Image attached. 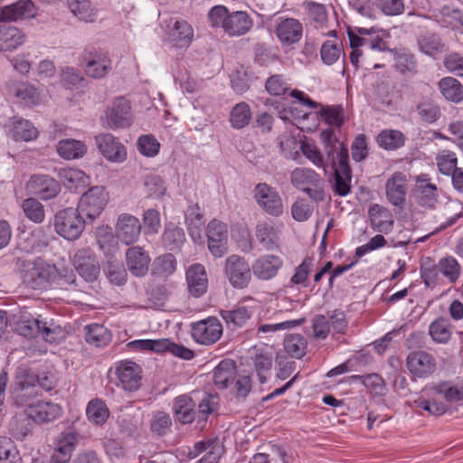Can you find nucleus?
<instances>
[{"label": "nucleus", "instance_id": "f257e3e1", "mask_svg": "<svg viewBox=\"0 0 463 463\" xmlns=\"http://www.w3.org/2000/svg\"><path fill=\"white\" fill-rule=\"evenodd\" d=\"M320 138L324 151L331 161V170L335 175V191L340 196L350 193L351 168L347 146L341 142L332 128L321 131Z\"/></svg>", "mask_w": 463, "mask_h": 463}, {"label": "nucleus", "instance_id": "f03ea898", "mask_svg": "<svg viewBox=\"0 0 463 463\" xmlns=\"http://www.w3.org/2000/svg\"><path fill=\"white\" fill-rule=\"evenodd\" d=\"M23 267V281L33 289H43L51 285L64 288L75 282V275L72 272L63 273L55 265L42 259L26 261Z\"/></svg>", "mask_w": 463, "mask_h": 463}, {"label": "nucleus", "instance_id": "7ed1b4c3", "mask_svg": "<svg viewBox=\"0 0 463 463\" xmlns=\"http://www.w3.org/2000/svg\"><path fill=\"white\" fill-rule=\"evenodd\" d=\"M208 24L213 29H221L229 37H241L253 27L252 17L246 11H230L223 5L213 6L207 14Z\"/></svg>", "mask_w": 463, "mask_h": 463}, {"label": "nucleus", "instance_id": "20e7f679", "mask_svg": "<svg viewBox=\"0 0 463 463\" xmlns=\"http://www.w3.org/2000/svg\"><path fill=\"white\" fill-rule=\"evenodd\" d=\"M15 402L24 407V413L36 423L52 422L62 415V407L48 400H41L35 395L16 393Z\"/></svg>", "mask_w": 463, "mask_h": 463}, {"label": "nucleus", "instance_id": "39448f33", "mask_svg": "<svg viewBox=\"0 0 463 463\" xmlns=\"http://www.w3.org/2000/svg\"><path fill=\"white\" fill-rule=\"evenodd\" d=\"M85 224L86 222L80 213L72 207L57 212L53 219L55 232L68 241L79 239L85 229Z\"/></svg>", "mask_w": 463, "mask_h": 463}, {"label": "nucleus", "instance_id": "423d86ee", "mask_svg": "<svg viewBox=\"0 0 463 463\" xmlns=\"http://www.w3.org/2000/svg\"><path fill=\"white\" fill-rule=\"evenodd\" d=\"M109 194L102 185H95L86 191L80 198L77 210L90 220L98 218L106 208Z\"/></svg>", "mask_w": 463, "mask_h": 463}, {"label": "nucleus", "instance_id": "0eeeda50", "mask_svg": "<svg viewBox=\"0 0 463 463\" xmlns=\"http://www.w3.org/2000/svg\"><path fill=\"white\" fill-rule=\"evenodd\" d=\"M101 125L110 129L124 128L131 125L132 113L129 101L121 97L116 99L100 118Z\"/></svg>", "mask_w": 463, "mask_h": 463}, {"label": "nucleus", "instance_id": "6e6552de", "mask_svg": "<svg viewBox=\"0 0 463 463\" xmlns=\"http://www.w3.org/2000/svg\"><path fill=\"white\" fill-rule=\"evenodd\" d=\"M165 33L168 42L177 49H187L194 40V29L185 19L172 17L166 24Z\"/></svg>", "mask_w": 463, "mask_h": 463}, {"label": "nucleus", "instance_id": "1a4fd4ad", "mask_svg": "<svg viewBox=\"0 0 463 463\" xmlns=\"http://www.w3.org/2000/svg\"><path fill=\"white\" fill-rule=\"evenodd\" d=\"M99 152L109 162L120 164L128 156L127 147L118 137L110 133H100L95 137Z\"/></svg>", "mask_w": 463, "mask_h": 463}, {"label": "nucleus", "instance_id": "9d476101", "mask_svg": "<svg viewBox=\"0 0 463 463\" xmlns=\"http://www.w3.org/2000/svg\"><path fill=\"white\" fill-rule=\"evenodd\" d=\"M251 269L243 257L231 255L225 261V274L235 288H245L251 279Z\"/></svg>", "mask_w": 463, "mask_h": 463}, {"label": "nucleus", "instance_id": "9b49d317", "mask_svg": "<svg viewBox=\"0 0 463 463\" xmlns=\"http://www.w3.org/2000/svg\"><path fill=\"white\" fill-rule=\"evenodd\" d=\"M259 307V301L245 297L231 310H221L220 314L228 327H241L251 317Z\"/></svg>", "mask_w": 463, "mask_h": 463}, {"label": "nucleus", "instance_id": "f8f14e48", "mask_svg": "<svg viewBox=\"0 0 463 463\" xmlns=\"http://www.w3.org/2000/svg\"><path fill=\"white\" fill-rule=\"evenodd\" d=\"M254 197L259 206L268 214L279 216L283 213V203L276 188L266 183L258 184L254 189Z\"/></svg>", "mask_w": 463, "mask_h": 463}, {"label": "nucleus", "instance_id": "ddd939ff", "mask_svg": "<svg viewBox=\"0 0 463 463\" xmlns=\"http://www.w3.org/2000/svg\"><path fill=\"white\" fill-rule=\"evenodd\" d=\"M274 33L283 46H290L302 39L303 25L296 18L279 16L275 20Z\"/></svg>", "mask_w": 463, "mask_h": 463}, {"label": "nucleus", "instance_id": "4468645a", "mask_svg": "<svg viewBox=\"0 0 463 463\" xmlns=\"http://www.w3.org/2000/svg\"><path fill=\"white\" fill-rule=\"evenodd\" d=\"M222 335V325L216 317L192 324V337L201 345H210L217 342Z\"/></svg>", "mask_w": 463, "mask_h": 463}, {"label": "nucleus", "instance_id": "2eb2a0df", "mask_svg": "<svg viewBox=\"0 0 463 463\" xmlns=\"http://www.w3.org/2000/svg\"><path fill=\"white\" fill-rule=\"evenodd\" d=\"M408 189L407 175L399 171L394 172L385 183L386 199L392 205L403 209L406 204Z\"/></svg>", "mask_w": 463, "mask_h": 463}, {"label": "nucleus", "instance_id": "dca6fc26", "mask_svg": "<svg viewBox=\"0 0 463 463\" xmlns=\"http://www.w3.org/2000/svg\"><path fill=\"white\" fill-rule=\"evenodd\" d=\"M281 223H275L273 221L267 220L260 222L255 227V236L258 242L266 250H278L281 245L282 234Z\"/></svg>", "mask_w": 463, "mask_h": 463}, {"label": "nucleus", "instance_id": "f3484780", "mask_svg": "<svg viewBox=\"0 0 463 463\" xmlns=\"http://www.w3.org/2000/svg\"><path fill=\"white\" fill-rule=\"evenodd\" d=\"M26 190L30 194L47 201L59 194L61 185L58 181L50 175H33L26 184Z\"/></svg>", "mask_w": 463, "mask_h": 463}, {"label": "nucleus", "instance_id": "a211bd4d", "mask_svg": "<svg viewBox=\"0 0 463 463\" xmlns=\"http://www.w3.org/2000/svg\"><path fill=\"white\" fill-rule=\"evenodd\" d=\"M408 371L418 378H426L435 373L437 363L435 357L426 351H414L406 359Z\"/></svg>", "mask_w": 463, "mask_h": 463}, {"label": "nucleus", "instance_id": "6ab92c4d", "mask_svg": "<svg viewBox=\"0 0 463 463\" xmlns=\"http://www.w3.org/2000/svg\"><path fill=\"white\" fill-rule=\"evenodd\" d=\"M414 196L416 203L424 208L433 209L438 203V187L431 182L428 174H420L415 177Z\"/></svg>", "mask_w": 463, "mask_h": 463}, {"label": "nucleus", "instance_id": "aec40b11", "mask_svg": "<svg viewBox=\"0 0 463 463\" xmlns=\"http://www.w3.org/2000/svg\"><path fill=\"white\" fill-rule=\"evenodd\" d=\"M72 262L77 272L86 281L92 282L99 274V264L96 255L90 249H80L76 251Z\"/></svg>", "mask_w": 463, "mask_h": 463}, {"label": "nucleus", "instance_id": "412c9836", "mask_svg": "<svg viewBox=\"0 0 463 463\" xmlns=\"http://www.w3.org/2000/svg\"><path fill=\"white\" fill-rule=\"evenodd\" d=\"M16 331L24 337L34 338L42 335L47 342L52 343L55 341L53 336L55 329L48 326L45 321L32 316H24L16 324Z\"/></svg>", "mask_w": 463, "mask_h": 463}, {"label": "nucleus", "instance_id": "4be33fe9", "mask_svg": "<svg viewBox=\"0 0 463 463\" xmlns=\"http://www.w3.org/2000/svg\"><path fill=\"white\" fill-rule=\"evenodd\" d=\"M141 229L139 219L129 213L119 214L115 225L117 238L126 245L137 241Z\"/></svg>", "mask_w": 463, "mask_h": 463}, {"label": "nucleus", "instance_id": "5701e85b", "mask_svg": "<svg viewBox=\"0 0 463 463\" xmlns=\"http://www.w3.org/2000/svg\"><path fill=\"white\" fill-rule=\"evenodd\" d=\"M115 374L126 391L133 392L139 388L142 379L141 367L132 361H120L116 364Z\"/></svg>", "mask_w": 463, "mask_h": 463}, {"label": "nucleus", "instance_id": "b1692460", "mask_svg": "<svg viewBox=\"0 0 463 463\" xmlns=\"http://www.w3.org/2000/svg\"><path fill=\"white\" fill-rule=\"evenodd\" d=\"M281 257L274 254H264L254 260L251 266L254 276L260 280L275 278L283 267Z\"/></svg>", "mask_w": 463, "mask_h": 463}, {"label": "nucleus", "instance_id": "393cba45", "mask_svg": "<svg viewBox=\"0 0 463 463\" xmlns=\"http://www.w3.org/2000/svg\"><path fill=\"white\" fill-rule=\"evenodd\" d=\"M51 391L54 388V382L52 377L47 375H35L32 373L22 374L17 378V393H26V395L38 396V389Z\"/></svg>", "mask_w": 463, "mask_h": 463}, {"label": "nucleus", "instance_id": "a878e982", "mask_svg": "<svg viewBox=\"0 0 463 463\" xmlns=\"http://www.w3.org/2000/svg\"><path fill=\"white\" fill-rule=\"evenodd\" d=\"M79 442L77 432L70 430L60 434L56 440V447L51 456L53 463H68Z\"/></svg>", "mask_w": 463, "mask_h": 463}, {"label": "nucleus", "instance_id": "bb28decb", "mask_svg": "<svg viewBox=\"0 0 463 463\" xmlns=\"http://www.w3.org/2000/svg\"><path fill=\"white\" fill-rule=\"evenodd\" d=\"M186 282L190 295L200 298L208 288V279L204 267L200 263L191 265L186 270Z\"/></svg>", "mask_w": 463, "mask_h": 463}, {"label": "nucleus", "instance_id": "cd10ccee", "mask_svg": "<svg viewBox=\"0 0 463 463\" xmlns=\"http://www.w3.org/2000/svg\"><path fill=\"white\" fill-rule=\"evenodd\" d=\"M150 260L148 253L139 246L130 247L126 252V262L128 270L137 277L146 274Z\"/></svg>", "mask_w": 463, "mask_h": 463}, {"label": "nucleus", "instance_id": "c85d7f7f", "mask_svg": "<svg viewBox=\"0 0 463 463\" xmlns=\"http://www.w3.org/2000/svg\"><path fill=\"white\" fill-rule=\"evenodd\" d=\"M368 216L373 231L388 233L392 230L394 220L389 209L380 204L369 208Z\"/></svg>", "mask_w": 463, "mask_h": 463}, {"label": "nucleus", "instance_id": "c756f323", "mask_svg": "<svg viewBox=\"0 0 463 463\" xmlns=\"http://www.w3.org/2000/svg\"><path fill=\"white\" fill-rule=\"evenodd\" d=\"M37 14V8L31 0H20L14 4L5 6L1 13L3 21H17L33 18Z\"/></svg>", "mask_w": 463, "mask_h": 463}, {"label": "nucleus", "instance_id": "7c9ffc66", "mask_svg": "<svg viewBox=\"0 0 463 463\" xmlns=\"http://www.w3.org/2000/svg\"><path fill=\"white\" fill-rule=\"evenodd\" d=\"M84 60L86 61L85 72L87 76L93 79L103 78L111 70V61L106 53H90Z\"/></svg>", "mask_w": 463, "mask_h": 463}, {"label": "nucleus", "instance_id": "2f4dec72", "mask_svg": "<svg viewBox=\"0 0 463 463\" xmlns=\"http://www.w3.org/2000/svg\"><path fill=\"white\" fill-rule=\"evenodd\" d=\"M290 181L293 186L305 193H310V187H317L321 183V178L313 169L307 167H297L290 173Z\"/></svg>", "mask_w": 463, "mask_h": 463}, {"label": "nucleus", "instance_id": "473e14b6", "mask_svg": "<svg viewBox=\"0 0 463 463\" xmlns=\"http://www.w3.org/2000/svg\"><path fill=\"white\" fill-rule=\"evenodd\" d=\"M58 178L62 184L70 190H77L86 187L90 178L83 171L78 168H60L58 170Z\"/></svg>", "mask_w": 463, "mask_h": 463}, {"label": "nucleus", "instance_id": "72a5a7b5", "mask_svg": "<svg viewBox=\"0 0 463 463\" xmlns=\"http://www.w3.org/2000/svg\"><path fill=\"white\" fill-rule=\"evenodd\" d=\"M25 42V34L18 28L0 24V52L13 51Z\"/></svg>", "mask_w": 463, "mask_h": 463}, {"label": "nucleus", "instance_id": "f704fd0d", "mask_svg": "<svg viewBox=\"0 0 463 463\" xmlns=\"http://www.w3.org/2000/svg\"><path fill=\"white\" fill-rule=\"evenodd\" d=\"M9 135L15 141L29 142L36 139L39 132L29 120L14 118L9 129Z\"/></svg>", "mask_w": 463, "mask_h": 463}, {"label": "nucleus", "instance_id": "c9c22d12", "mask_svg": "<svg viewBox=\"0 0 463 463\" xmlns=\"http://www.w3.org/2000/svg\"><path fill=\"white\" fill-rule=\"evenodd\" d=\"M68 7L79 21L94 23L97 20L98 9L90 0H68Z\"/></svg>", "mask_w": 463, "mask_h": 463}, {"label": "nucleus", "instance_id": "e433bc0d", "mask_svg": "<svg viewBox=\"0 0 463 463\" xmlns=\"http://www.w3.org/2000/svg\"><path fill=\"white\" fill-rule=\"evenodd\" d=\"M195 402L190 396L180 395L175 399L173 410L181 423L188 424L195 418Z\"/></svg>", "mask_w": 463, "mask_h": 463}, {"label": "nucleus", "instance_id": "4c0bfd02", "mask_svg": "<svg viewBox=\"0 0 463 463\" xmlns=\"http://www.w3.org/2000/svg\"><path fill=\"white\" fill-rule=\"evenodd\" d=\"M10 93L13 94L17 102L24 106H33L39 102V93L38 90L32 85L27 82H19L10 87Z\"/></svg>", "mask_w": 463, "mask_h": 463}, {"label": "nucleus", "instance_id": "58836bf2", "mask_svg": "<svg viewBox=\"0 0 463 463\" xmlns=\"http://www.w3.org/2000/svg\"><path fill=\"white\" fill-rule=\"evenodd\" d=\"M236 366L232 360H222L213 371V383L219 388H227L234 381Z\"/></svg>", "mask_w": 463, "mask_h": 463}, {"label": "nucleus", "instance_id": "ea45409f", "mask_svg": "<svg viewBox=\"0 0 463 463\" xmlns=\"http://www.w3.org/2000/svg\"><path fill=\"white\" fill-rule=\"evenodd\" d=\"M429 335L438 344H446L452 335V325L445 317H438L429 326Z\"/></svg>", "mask_w": 463, "mask_h": 463}, {"label": "nucleus", "instance_id": "a19ab883", "mask_svg": "<svg viewBox=\"0 0 463 463\" xmlns=\"http://www.w3.org/2000/svg\"><path fill=\"white\" fill-rule=\"evenodd\" d=\"M420 272V278L427 288H434L442 283L438 263H435L429 257L421 261Z\"/></svg>", "mask_w": 463, "mask_h": 463}, {"label": "nucleus", "instance_id": "79ce46f5", "mask_svg": "<svg viewBox=\"0 0 463 463\" xmlns=\"http://www.w3.org/2000/svg\"><path fill=\"white\" fill-rule=\"evenodd\" d=\"M86 416L91 423L101 426L109 419V410L101 399H92L86 407Z\"/></svg>", "mask_w": 463, "mask_h": 463}, {"label": "nucleus", "instance_id": "37998d69", "mask_svg": "<svg viewBox=\"0 0 463 463\" xmlns=\"http://www.w3.org/2000/svg\"><path fill=\"white\" fill-rule=\"evenodd\" d=\"M86 151V145L76 139H63L57 145L59 156L68 160L82 157Z\"/></svg>", "mask_w": 463, "mask_h": 463}, {"label": "nucleus", "instance_id": "c03bdc74", "mask_svg": "<svg viewBox=\"0 0 463 463\" xmlns=\"http://www.w3.org/2000/svg\"><path fill=\"white\" fill-rule=\"evenodd\" d=\"M440 275L447 279L449 283H456L461 276V265L456 258L448 255L442 257L438 261Z\"/></svg>", "mask_w": 463, "mask_h": 463}, {"label": "nucleus", "instance_id": "a18cd8bd", "mask_svg": "<svg viewBox=\"0 0 463 463\" xmlns=\"http://www.w3.org/2000/svg\"><path fill=\"white\" fill-rule=\"evenodd\" d=\"M439 88L446 99L455 103L463 100V86L457 79L445 77L439 82Z\"/></svg>", "mask_w": 463, "mask_h": 463}, {"label": "nucleus", "instance_id": "49530a36", "mask_svg": "<svg viewBox=\"0 0 463 463\" xmlns=\"http://www.w3.org/2000/svg\"><path fill=\"white\" fill-rule=\"evenodd\" d=\"M317 112L323 122L330 127L340 128L344 124V109L342 105H321Z\"/></svg>", "mask_w": 463, "mask_h": 463}, {"label": "nucleus", "instance_id": "de8ad7c7", "mask_svg": "<svg viewBox=\"0 0 463 463\" xmlns=\"http://www.w3.org/2000/svg\"><path fill=\"white\" fill-rule=\"evenodd\" d=\"M85 340L90 345L103 346L110 342L111 335L104 326L91 324L85 326Z\"/></svg>", "mask_w": 463, "mask_h": 463}, {"label": "nucleus", "instance_id": "09e8293b", "mask_svg": "<svg viewBox=\"0 0 463 463\" xmlns=\"http://www.w3.org/2000/svg\"><path fill=\"white\" fill-rule=\"evenodd\" d=\"M143 191L148 198L161 199L166 194V186L159 175L149 174L144 177Z\"/></svg>", "mask_w": 463, "mask_h": 463}, {"label": "nucleus", "instance_id": "8fccbe9b", "mask_svg": "<svg viewBox=\"0 0 463 463\" xmlns=\"http://www.w3.org/2000/svg\"><path fill=\"white\" fill-rule=\"evenodd\" d=\"M302 154L317 167L322 168L325 173L331 167V161L329 162L328 156L326 157L322 155L321 151L316 145L309 142H302L300 145Z\"/></svg>", "mask_w": 463, "mask_h": 463}, {"label": "nucleus", "instance_id": "3c124183", "mask_svg": "<svg viewBox=\"0 0 463 463\" xmlns=\"http://www.w3.org/2000/svg\"><path fill=\"white\" fill-rule=\"evenodd\" d=\"M404 140V135L401 131L394 129L382 130L376 137L378 145L386 150H395L402 146Z\"/></svg>", "mask_w": 463, "mask_h": 463}, {"label": "nucleus", "instance_id": "603ef678", "mask_svg": "<svg viewBox=\"0 0 463 463\" xmlns=\"http://www.w3.org/2000/svg\"><path fill=\"white\" fill-rule=\"evenodd\" d=\"M250 119L251 110L246 102H240L232 109L230 113V122L233 128H243L249 125Z\"/></svg>", "mask_w": 463, "mask_h": 463}, {"label": "nucleus", "instance_id": "864d4df0", "mask_svg": "<svg viewBox=\"0 0 463 463\" xmlns=\"http://www.w3.org/2000/svg\"><path fill=\"white\" fill-rule=\"evenodd\" d=\"M0 463H22L20 452L10 438L0 437Z\"/></svg>", "mask_w": 463, "mask_h": 463}, {"label": "nucleus", "instance_id": "5fc2aeb1", "mask_svg": "<svg viewBox=\"0 0 463 463\" xmlns=\"http://www.w3.org/2000/svg\"><path fill=\"white\" fill-rule=\"evenodd\" d=\"M307 341L298 334L289 335L285 338V351L292 357L300 359L307 353Z\"/></svg>", "mask_w": 463, "mask_h": 463}, {"label": "nucleus", "instance_id": "6e6d98bb", "mask_svg": "<svg viewBox=\"0 0 463 463\" xmlns=\"http://www.w3.org/2000/svg\"><path fill=\"white\" fill-rule=\"evenodd\" d=\"M265 89L272 96H282L290 91L291 84L284 75L274 74L267 79Z\"/></svg>", "mask_w": 463, "mask_h": 463}, {"label": "nucleus", "instance_id": "4d7b16f0", "mask_svg": "<svg viewBox=\"0 0 463 463\" xmlns=\"http://www.w3.org/2000/svg\"><path fill=\"white\" fill-rule=\"evenodd\" d=\"M22 208L25 216L35 223H42L45 218L44 206L35 198H27L23 202Z\"/></svg>", "mask_w": 463, "mask_h": 463}, {"label": "nucleus", "instance_id": "13d9d810", "mask_svg": "<svg viewBox=\"0 0 463 463\" xmlns=\"http://www.w3.org/2000/svg\"><path fill=\"white\" fill-rule=\"evenodd\" d=\"M436 163L439 171L444 175H450L458 167V158L454 152L450 150H442L436 156Z\"/></svg>", "mask_w": 463, "mask_h": 463}, {"label": "nucleus", "instance_id": "bf43d9fd", "mask_svg": "<svg viewBox=\"0 0 463 463\" xmlns=\"http://www.w3.org/2000/svg\"><path fill=\"white\" fill-rule=\"evenodd\" d=\"M172 427V419L167 412L156 411L150 420V430L158 436H165Z\"/></svg>", "mask_w": 463, "mask_h": 463}, {"label": "nucleus", "instance_id": "052dcab7", "mask_svg": "<svg viewBox=\"0 0 463 463\" xmlns=\"http://www.w3.org/2000/svg\"><path fill=\"white\" fill-rule=\"evenodd\" d=\"M343 53V48L336 41H326L320 50L322 61L326 65L335 63Z\"/></svg>", "mask_w": 463, "mask_h": 463}, {"label": "nucleus", "instance_id": "680f3d73", "mask_svg": "<svg viewBox=\"0 0 463 463\" xmlns=\"http://www.w3.org/2000/svg\"><path fill=\"white\" fill-rule=\"evenodd\" d=\"M434 389L437 393L442 394L448 402L455 403L463 401V382L457 383L451 386H447L446 383H442L439 384Z\"/></svg>", "mask_w": 463, "mask_h": 463}, {"label": "nucleus", "instance_id": "e2e57ef3", "mask_svg": "<svg viewBox=\"0 0 463 463\" xmlns=\"http://www.w3.org/2000/svg\"><path fill=\"white\" fill-rule=\"evenodd\" d=\"M210 449L206 454L198 461V463H218L222 454V448L216 444H210L209 442L200 441L195 443L194 449L197 453H201Z\"/></svg>", "mask_w": 463, "mask_h": 463}, {"label": "nucleus", "instance_id": "0e129e2a", "mask_svg": "<svg viewBox=\"0 0 463 463\" xmlns=\"http://www.w3.org/2000/svg\"><path fill=\"white\" fill-rule=\"evenodd\" d=\"M61 82L67 89H73L82 86L86 81L79 70L72 67H65L61 70Z\"/></svg>", "mask_w": 463, "mask_h": 463}, {"label": "nucleus", "instance_id": "69168bd1", "mask_svg": "<svg viewBox=\"0 0 463 463\" xmlns=\"http://www.w3.org/2000/svg\"><path fill=\"white\" fill-rule=\"evenodd\" d=\"M155 272L162 277H167L173 274L176 269V260L171 253L165 254L156 259Z\"/></svg>", "mask_w": 463, "mask_h": 463}, {"label": "nucleus", "instance_id": "338daca9", "mask_svg": "<svg viewBox=\"0 0 463 463\" xmlns=\"http://www.w3.org/2000/svg\"><path fill=\"white\" fill-rule=\"evenodd\" d=\"M184 240V230L176 226L167 227L163 234V241L171 250L178 249Z\"/></svg>", "mask_w": 463, "mask_h": 463}, {"label": "nucleus", "instance_id": "774afa93", "mask_svg": "<svg viewBox=\"0 0 463 463\" xmlns=\"http://www.w3.org/2000/svg\"><path fill=\"white\" fill-rule=\"evenodd\" d=\"M137 148L142 155L153 157L158 154L160 144L155 137L144 135L137 140Z\"/></svg>", "mask_w": 463, "mask_h": 463}]
</instances>
